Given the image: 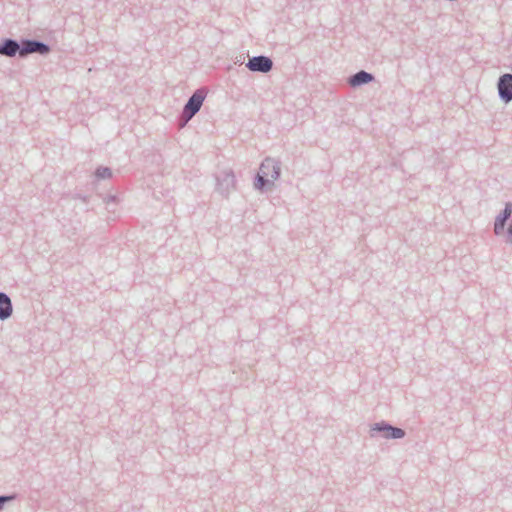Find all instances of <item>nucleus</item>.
<instances>
[{
  "label": "nucleus",
  "instance_id": "nucleus-5",
  "mask_svg": "<svg viewBox=\"0 0 512 512\" xmlns=\"http://www.w3.org/2000/svg\"><path fill=\"white\" fill-rule=\"evenodd\" d=\"M216 182L217 191L221 195L227 196L235 188L236 179L234 172L230 169L219 172L216 176Z\"/></svg>",
  "mask_w": 512,
  "mask_h": 512
},
{
  "label": "nucleus",
  "instance_id": "nucleus-10",
  "mask_svg": "<svg viewBox=\"0 0 512 512\" xmlns=\"http://www.w3.org/2000/svg\"><path fill=\"white\" fill-rule=\"evenodd\" d=\"M374 75L365 70H360L348 78V84L353 87H360L374 80Z\"/></svg>",
  "mask_w": 512,
  "mask_h": 512
},
{
  "label": "nucleus",
  "instance_id": "nucleus-8",
  "mask_svg": "<svg viewBox=\"0 0 512 512\" xmlns=\"http://www.w3.org/2000/svg\"><path fill=\"white\" fill-rule=\"evenodd\" d=\"M50 51L51 47L47 43L38 39L25 38V58L33 53L45 56L49 54Z\"/></svg>",
  "mask_w": 512,
  "mask_h": 512
},
{
  "label": "nucleus",
  "instance_id": "nucleus-7",
  "mask_svg": "<svg viewBox=\"0 0 512 512\" xmlns=\"http://www.w3.org/2000/svg\"><path fill=\"white\" fill-rule=\"evenodd\" d=\"M246 67L252 72L268 73L273 68V61L268 56H253L248 59Z\"/></svg>",
  "mask_w": 512,
  "mask_h": 512
},
{
  "label": "nucleus",
  "instance_id": "nucleus-6",
  "mask_svg": "<svg viewBox=\"0 0 512 512\" xmlns=\"http://www.w3.org/2000/svg\"><path fill=\"white\" fill-rule=\"evenodd\" d=\"M497 90L499 99L508 104L512 101V74L505 73L498 78Z\"/></svg>",
  "mask_w": 512,
  "mask_h": 512
},
{
  "label": "nucleus",
  "instance_id": "nucleus-3",
  "mask_svg": "<svg viewBox=\"0 0 512 512\" xmlns=\"http://www.w3.org/2000/svg\"><path fill=\"white\" fill-rule=\"evenodd\" d=\"M376 433H382L385 439H402L406 432L402 428L391 425L387 421L376 422L370 427V436L374 438Z\"/></svg>",
  "mask_w": 512,
  "mask_h": 512
},
{
  "label": "nucleus",
  "instance_id": "nucleus-9",
  "mask_svg": "<svg viewBox=\"0 0 512 512\" xmlns=\"http://www.w3.org/2000/svg\"><path fill=\"white\" fill-rule=\"evenodd\" d=\"M512 215V203H505L504 209L496 216L494 221V233L499 236L504 232L506 222L511 218Z\"/></svg>",
  "mask_w": 512,
  "mask_h": 512
},
{
  "label": "nucleus",
  "instance_id": "nucleus-11",
  "mask_svg": "<svg viewBox=\"0 0 512 512\" xmlns=\"http://www.w3.org/2000/svg\"><path fill=\"white\" fill-rule=\"evenodd\" d=\"M12 313L13 305L10 297L4 292H0V320H7L11 317Z\"/></svg>",
  "mask_w": 512,
  "mask_h": 512
},
{
  "label": "nucleus",
  "instance_id": "nucleus-4",
  "mask_svg": "<svg viewBox=\"0 0 512 512\" xmlns=\"http://www.w3.org/2000/svg\"><path fill=\"white\" fill-rule=\"evenodd\" d=\"M0 55L6 57L18 56L21 59L25 58V38L17 41L12 38H4L0 42Z\"/></svg>",
  "mask_w": 512,
  "mask_h": 512
},
{
  "label": "nucleus",
  "instance_id": "nucleus-2",
  "mask_svg": "<svg viewBox=\"0 0 512 512\" xmlns=\"http://www.w3.org/2000/svg\"><path fill=\"white\" fill-rule=\"evenodd\" d=\"M207 94V88L200 87L188 98L180 116L182 126L189 122L200 111Z\"/></svg>",
  "mask_w": 512,
  "mask_h": 512
},
{
  "label": "nucleus",
  "instance_id": "nucleus-1",
  "mask_svg": "<svg viewBox=\"0 0 512 512\" xmlns=\"http://www.w3.org/2000/svg\"><path fill=\"white\" fill-rule=\"evenodd\" d=\"M281 162L271 157H266L259 168V172L255 177L254 187L257 190L264 191L269 186H273V182L280 177Z\"/></svg>",
  "mask_w": 512,
  "mask_h": 512
},
{
  "label": "nucleus",
  "instance_id": "nucleus-14",
  "mask_svg": "<svg viewBox=\"0 0 512 512\" xmlns=\"http://www.w3.org/2000/svg\"><path fill=\"white\" fill-rule=\"evenodd\" d=\"M506 242L512 244V219L507 229V238Z\"/></svg>",
  "mask_w": 512,
  "mask_h": 512
},
{
  "label": "nucleus",
  "instance_id": "nucleus-12",
  "mask_svg": "<svg viewBox=\"0 0 512 512\" xmlns=\"http://www.w3.org/2000/svg\"><path fill=\"white\" fill-rule=\"evenodd\" d=\"M94 175L98 180L109 179L112 177V170L109 167L99 166L96 168Z\"/></svg>",
  "mask_w": 512,
  "mask_h": 512
},
{
  "label": "nucleus",
  "instance_id": "nucleus-13",
  "mask_svg": "<svg viewBox=\"0 0 512 512\" xmlns=\"http://www.w3.org/2000/svg\"><path fill=\"white\" fill-rule=\"evenodd\" d=\"M16 499V494L0 495V511L4 508L5 504Z\"/></svg>",
  "mask_w": 512,
  "mask_h": 512
}]
</instances>
